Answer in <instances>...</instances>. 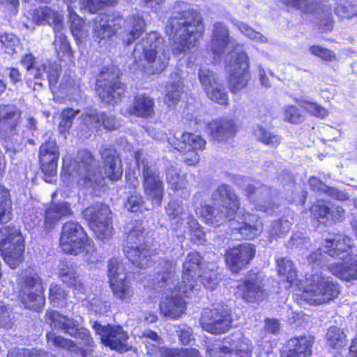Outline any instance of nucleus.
Returning <instances> with one entry per match:
<instances>
[{
  "label": "nucleus",
  "instance_id": "27",
  "mask_svg": "<svg viewBox=\"0 0 357 357\" xmlns=\"http://www.w3.org/2000/svg\"><path fill=\"white\" fill-rule=\"evenodd\" d=\"M238 292L247 302L261 301L264 297V290L261 276L256 273H250L238 285Z\"/></svg>",
  "mask_w": 357,
  "mask_h": 357
},
{
  "label": "nucleus",
  "instance_id": "30",
  "mask_svg": "<svg viewBox=\"0 0 357 357\" xmlns=\"http://www.w3.org/2000/svg\"><path fill=\"white\" fill-rule=\"evenodd\" d=\"M99 151L103 160L105 176L113 181L120 179L123 174V168L121 160L116 155V151L111 146L102 145Z\"/></svg>",
  "mask_w": 357,
  "mask_h": 357
},
{
  "label": "nucleus",
  "instance_id": "2",
  "mask_svg": "<svg viewBox=\"0 0 357 357\" xmlns=\"http://www.w3.org/2000/svg\"><path fill=\"white\" fill-rule=\"evenodd\" d=\"M352 240L343 234H337L333 238L325 241L324 252L333 258L343 261L341 263H333L328 265L327 257L322 254L321 250L317 249L311 253L307 260L312 268L315 266L323 268L326 266L328 271L335 276L345 281L357 279V257H351Z\"/></svg>",
  "mask_w": 357,
  "mask_h": 357
},
{
  "label": "nucleus",
  "instance_id": "11",
  "mask_svg": "<svg viewBox=\"0 0 357 357\" xmlns=\"http://www.w3.org/2000/svg\"><path fill=\"white\" fill-rule=\"evenodd\" d=\"M124 253L128 259L139 268H147L152 263V252L146 240L145 229L138 225L130 229L127 235Z\"/></svg>",
  "mask_w": 357,
  "mask_h": 357
},
{
  "label": "nucleus",
  "instance_id": "33",
  "mask_svg": "<svg viewBox=\"0 0 357 357\" xmlns=\"http://www.w3.org/2000/svg\"><path fill=\"white\" fill-rule=\"evenodd\" d=\"M165 212L169 220L174 221L172 222L174 229H181L184 224L193 217L188 208L178 199L170 200L165 206Z\"/></svg>",
  "mask_w": 357,
  "mask_h": 357
},
{
  "label": "nucleus",
  "instance_id": "6",
  "mask_svg": "<svg viewBox=\"0 0 357 357\" xmlns=\"http://www.w3.org/2000/svg\"><path fill=\"white\" fill-rule=\"evenodd\" d=\"M67 176L76 178L79 187L96 196L105 185L97 162L91 153L86 149L80 150L73 161L68 156L63 158L61 177Z\"/></svg>",
  "mask_w": 357,
  "mask_h": 357
},
{
  "label": "nucleus",
  "instance_id": "47",
  "mask_svg": "<svg viewBox=\"0 0 357 357\" xmlns=\"http://www.w3.org/2000/svg\"><path fill=\"white\" fill-rule=\"evenodd\" d=\"M291 225L292 222L284 218L273 221L268 229L270 241L278 238H284L289 232Z\"/></svg>",
  "mask_w": 357,
  "mask_h": 357
},
{
  "label": "nucleus",
  "instance_id": "42",
  "mask_svg": "<svg viewBox=\"0 0 357 357\" xmlns=\"http://www.w3.org/2000/svg\"><path fill=\"white\" fill-rule=\"evenodd\" d=\"M141 338L142 339V342L145 344L148 354L160 353V355L167 357L166 350H172V349H167L162 345V338L153 331L149 329L144 330L142 332Z\"/></svg>",
  "mask_w": 357,
  "mask_h": 357
},
{
  "label": "nucleus",
  "instance_id": "55",
  "mask_svg": "<svg viewBox=\"0 0 357 357\" xmlns=\"http://www.w3.org/2000/svg\"><path fill=\"white\" fill-rule=\"evenodd\" d=\"M68 296V292L60 285L52 284L49 289V300L54 307L63 306Z\"/></svg>",
  "mask_w": 357,
  "mask_h": 357
},
{
  "label": "nucleus",
  "instance_id": "17",
  "mask_svg": "<svg viewBox=\"0 0 357 357\" xmlns=\"http://www.w3.org/2000/svg\"><path fill=\"white\" fill-rule=\"evenodd\" d=\"M109 207L103 204H96L82 211L84 218L88 222L97 238L102 241L109 239L113 235Z\"/></svg>",
  "mask_w": 357,
  "mask_h": 357
},
{
  "label": "nucleus",
  "instance_id": "31",
  "mask_svg": "<svg viewBox=\"0 0 357 357\" xmlns=\"http://www.w3.org/2000/svg\"><path fill=\"white\" fill-rule=\"evenodd\" d=\"M313 339L300 336L290 339L281 351V357H311Z\"/></svg>",
  "mask_w": 357,
  "mask_h": 357
},
{
  "label": "nucleus",
  "instance_id": "5",
  "mask_svg": "<svg viewBox=\"0 0 357 357\" xmlns=\"http://www.w3.org/2000/svg\"><path fill=\"white\" fill-rule=\"evenodd\" d=\"M164 38L156 31L150 32L137 43L133 50L134 62L148 75L162 73L169 64L170 54Z\"/></svg>",
  "mask_w": 357,
  "mask_h": 357
},
{
  "label": "nucleus",
  "instance_id": "48",
  "mask_svg": "<svg viewBox=\"0 0 357 357\" xmlns=\"http://www.w3.org/2000/svg\"><path fill=\"white\" fill-rule=\"evenodd\" d=\"M328 344L336 349L346 345V335L344 331L337 326H331L326 334Z\"/></svg>",
  "mask_w": 357,
  "mask_h": 357
},
{
  "label": "nucleus",
  "instance_id": "54",
  "mask_svg": "<svg viewBox=\"0 0 357 357\" xmlns=\"http://www.w3.org/2000/svg\"><path fill=\"white\" fill-rule=\"evenodd\" d=\"M68 9L71 33L76 39H80L84 36V22L75 12L71 10L70 6Z\"/></svg>",
  "mask_w": 357,
  "mask_h": 357
},
{
  "label": "nucleus",
  "instance_id": "7",
  "mask_svg": "<svg viewBox=\"0 0 357 357\" xmlns=\"http://www.w3.org/2000/svg\"><path fill=\"white\" fill-rule=\"evenodd\" d=\"M100 17L93 29L95 37L100 39L109 38L124 24L126 35L123 41L130 45L145 30V22L139 15H132L126 20L119 13H114L111 15H100Z\"/></svg>",
  "mask_w": 357,
  "mask_h": 357
},
{
  "label": "nucleus",
  "instance_id": "52",
  "mask_svg": "<svg viewBox=\"0 0 357 357\" xmlns=\"http://www.w3.org/2000/svg\"><path fill=\"white\" fill-rule=\"evenodd\" d=\"M255 135L261 142L271 147L278 146L282 141L280 135L261 126L255 130Z\"/></svg>",
  "mask_w": 357,
  "mask_h": 357
},
{
  "label": "nucleus",
  "instance_id": "44",
  "mask_svg": "<svg viewBox=\"0 0 357 357\" xmlns=\"http://www.w3.org/2000/svg\"><path fill=\"white\" fill-rule=\"evenodd\" d=\"M110 287L114 296L125 302H129L132 297L134 292L130 284V281L126 278L110 282Z\"/></svg>",
  "mask_w": 357,
  "mask_h": 357
},
{
  "label": "nucleus",
  "instance_id": "41",
  "mask_svg": "<svg viewBox=\"0 0 357 357\" xmlns=\"http://www.w3.org/2000/svg\"><path fill=\"white\" fill-rule=\"evenodd\" d=\"M170 80L166 86L165 102L169 107L174 108L181 98L183 92V83L178 73H172Z\"/></svg>",
  "mask_w": 357,
  "mask_h": 357
},
{
  "label": "nucleus",
  "instance_id": "59",
  "mask_svg": "<svg viewBox=\"0 0 357 357\" xmlns=\"http://www.w3.org/2000/svg\"><path fill=\"white\" fill-rule=\"evenodd\" d=\"M199 79L206 93L213 88L214 86L219 84L215 74L205 68L200 69L199 73Z\"/></svg>",
  "mask_w": 357,
  "mask_h": 357
},
{
  "label": "nucleus",
  "instance_id": "50",
  "mask_svg": "<svg viewBox=\"0 0 357 357\" xmlns=\"http://www.w3.org/2000/svg\"><path fill=\"white\" fill-rule=\"evenodd\" d=\"M319 19V29L321 31H330L333 28L331 8L326 5L318 3V9L313 13Z\"/></svg>",
  "mask_w": 357,
  "mask_h": 357
},
{
  "label": "nucleus",
  "instance_id": "63",
  "mask_svg": "<svg viewBox=\"0 0 357 357\" xmlns=\"http://www.w3.org/2000/svg\"><path fill=\"white\" fill-rule=\"evenodd\" d=\"M208 97L220 105H227L228 102L227 93L220 83L206 93Z\"/></svg>",
  "mask_w": 357,
  "mask_h": 357
},
{
  "label": "nucleus",
  "instance_id": "61",
  "mask_svg": "<svg viewBox=\"0 0 357 357\" xmlns=\"http://www.w3.org/2000/svg\"><path fill=\"white\" fill-rule=\"evenodd\" d=\"M1 43L5 47V52L8 54L17 53L20 50V43L16 36L4 34L1 36Z\"/></svg>",
  "mask_w": 357,
  "mask_h": 357
},
{
  "label": "nucleus",
  "instance_id": "25",
  "mask_svg": "<svg viewBox=\"0 0 357 357\" xmlns=\"http://www.w3.org/2000/svg\"><path fill=\"white\" fill-rule=\"evenodd\" d=\"M255 252L254 245L248 243L234 246L225 253L227 265L233 273H238L250 263Z\"/></svg>",
  "mask_w": 357,
  "mask_h": 357
},
{
  "label": "nucleus",
  "instance_id": "64",
  "mask_svg": "<svg viewBox=\"0 0 357 357\" xmlns=\"http://www.w3.org/2000/svg\"><path fill=\"white\" fill-rule=\"evenodd\" d=\"M186 225H188V228L193 241L197 243H204L205 241V234L201 229V227L197 220L192 217L190 220L188 221V222H186Z\"/></svg>",
  "mask_w": 357,
  "mask_h": 357
},
{
  "label": "nucleus",
  "instance_id": "28",
  "mask_svg": "<svg viewBox=\"0 0 357 357\" xmlns=\"http://www.w3.org/2000/svg\"><path fill=\"white\" fill-rule=\"evenodd\" d=\"M47 323L53 330L61 331L70 336L75 335L77 328L82 324V318H71L55 310H47L45 313Z\"/></svg>",
  "mask_w": 357,
  "mask_h": 357
},
{
  "label": "nucleus",
  "instance_id": "13",
  "mask_svg": "<svg viewBox=\"0 0 357 357\" xmlns=\"http://www.w3.org/2000/svg\"><path fill=\"white\" fill-rule=\"evenodd\" d=\"M119 70L114 66L103 68L96 78V91L100 98L109 104H115L125 91L119 81Z\"/></svg>",
  "mask_w": 357,
  "mask_h": 357
},
{
  "label": "nucleus",
  "instance_id": "1",
  "mask_svg": "<svg viewBox=\"0 0 357 357\" xmlns=\"http://www.w3.org/2000/svg\"><path fill=\"white\" fill-rule=\"evenodd\" d=\"M175 13L165 27L167 35L172 36V52L175 55L186 54L197 45L204 32L201 15L184 1H178Z\"/></svg>",
  "mask_w": 357,
  "mask_h": 357
},
{
  "label": "nucleus",
  "instance_id": "43",
  "mask_svg": "<svg viewBox=\"0 0 357 357\" xmlns=\"http://www.w3.org/2000/svg\"><path fill=\"white\" fill-rule=\"evenodd\" d=\"M309 185L313 191L326 194L337 200L345 201L349 198L347 192L336 188L328 187L316 177H311L309 179Z\"/></svg>",
  "mask_w": 357,
  "mask_h": 357
},
{
  "label": "nucleus",
  "instance_id": "35",
  "mask_svg": "<svg viewBox=\"0 0 357 357\" xmlns=\"http://www.w3.org/2000/svg\"><path fill=\"white\" fill-rule=\"evenodd\" d=\"M48 344L56 348H61L73 353L76 357H90L91 350L78 347L73 340L64 338L54 332L46 335Z\"/></svg>",
  "mask_w": 357,
  "mask_h": 357
},
{
  "label": "nucleus",
  "instance_id": "46",
  "mask_svg": "<svg viewBox=\"0 0 357 357\" xmlns=\"http://www.w3.org/2000/svg\"><path fill=\"white\" fill-rule=\"evenodd\" d=\"M21 116L19 110L10 107H4L0 112V122L6 128V130L20 128L18 122Z\"/></svg>",
  "mask_w": 357,
  "mask_h": 357
},
{
  "label": "nucleus",
  "instance_id": "20",
  "mask_svg": "<svg viewBox=\"0 0 357 357\" xmlns=\"http://www.w3.org/2000/svg\"><path fill=\"white\" fill-rule=\"evenodd\" d=\"M284 2L287 6L309 14L317 12L319 0H284ZM335 12L341 19L357 17V0H340Z\"/></svg>",
  "mask_w": 357,
  "mask_h": 357
},
{
  "label": "nucleus",
  "instance_id": "58",
  "mask_svg": "<svg viewBox=\"0 0 357 357\" xmlns=\"http://www.w3.org/2000/svg\"><path fill=\"white\" fill-rule=\"evenodd\" d=\"M14 314L12 307L0 303V329H10L14 324Z\"/></svg>",
  "mask_w": 357,
  "mask_h": 357
},
{
  "label": "nucleus",
  "instance_id": "29",
  "mask_svg": "<svg viewBox=\"0 0 357 357\" xmlns=\"http://www.w3.org/2000/svg\"><path fill=\"white\" fill-rule=\"evenodd\" d=\"M215 206L222 207L225 211L236 213L239 209V200L232 188L226 184L220 185L211 195Z\"/></svg>",
  "mask_w": 357,
  "mask_h": 357
},
{
  "label": "nucleus",
  "instance_id": "49",
  "mask_svg": "<svg viewBox=\"0 0 357 357\" xmlns=\"http://www.w3.org/2000/svg\"><path fill=\"white\" fill-rule=\"evenodd\" d=\"M278 272L280 275L286 277L287 281L291 284L296 279V271L292 261L287 257L276 260Z\"/></svg>",
  "mask_w": 357,
  "mask_h": 357
},
{
  "label": "nucleus",
  "instance_id": "45",
  "mask_svg": "<svg viewBox=\"0 0 357 357\" xmlns=\"http://www.w3.org/2000/svg\"><path fill=\"white\" fill-rule=\"evenodd\" d=\"M166 179L169 188L174 191L186 188L185 176L181 174L180 169L175 165H170L167 167Z\"/></svg>",
  "mask_w": 357,
  "mask_h": 357
},
{
  "label": "nucleus",
  "instance_id": "57",
  "mask_svg": "<svg viewBox=\"0 0 357 357\" xmlns=\"http://www.w3.org/2000/svg\"><path fill=\"white\" fill-rule=\"evenodd\" d=\"M8 357H53V356L43 350L35 348H22L10 351Z\"/></svg>",
  "mask_w": 357,
  "mask_h": 357
},
{
  "label": "nucleus",
  "instance_id": "60",
  "mask_svg": "<svg viewBox=\"0 0 357 357\" xmlns=\"http://www.w3.org/2000/svg\"><path fill=\"white\" fill-rule=\"evenodd\" d=\"M310 211L314 218L319 222L323 224L329 222L331 208L324 203L318 202L317 204L312 206Z\"/></svg>",
  "mask_w": 357,
  "mask_h": 357
},
{
  "label": "nucleus",
  "instance_id": "26",
  "mask_svg": "<svg viewBox=\"0 0 357 357\" xmlns=\"http://www.w3.org/2000/svg\"><path fill=\"white\" fill-rule=\"evenodd\" d=\"M59 157V147L55 139L47 137L39 149L41 169L45 175L52 176L56 173Z\"/></svg>",
  "mask_w": 357,
  "mask_h": 357
},
{
  "label": "nucleus",
  "instance_id": "37",
  "mask_svg": "<svg viewBox=\"0 0 357 357\" xmlns=\"http://www.w3.org/2000/svg\"><path fill=\"white\" fill-rule=\"evenodd\" d=\"M154 100L145 94L137 95L129 107V113L137 117L152 118L154 116Z\"/></svg>",
  "mask_w": 357,
  "mask_h": 357
},
{
  "label": "nucleus",
  "instance_id": "34",
  "mask_svg": "<svg viewBox=\"0 0 357 357\" xmlns=\"http://www.w3.org/2000/svg\"><path fill=\"white\" fill-rule=\"evenodd\" d=\"M207 130L217 141H225L236 132L234 122L227 119H217L207 123Z\"/></svg>",
  "mask_w": 357,
  "mask_h": 357
},
{
  "label": "nucleus",
  "instance_id": "23",
  "mask_svg": "<svg viewBox=\"0 0 357 357\" xmlns=\"http://www.w3.org/2000/svg\"><path fill=\"white\" fill-rule=\"evenodd\" d=\"M96 333L100 335L102 344L112 349L121 353L128 350V336L120 326H102L95 321L92 326Z\"/></svg>",
  "mask_w": 357,
  "mask_h": 357
},
{
  "label": "nucleus",
  "instance_id": "21",
  "mask_svg": "<svg viewBox=\"0 0 357 357\" xmlns=\"http://www.w3.org/2000/svg\"><path fill=\"white\" fill-rule=\"evenodd\" d=\"M169 144L176 150L185 152L183 160L188 165H195L199 160V155L195 151L204 149L206 141L200 135L191 132H185L181 139L172 137Z\"/></svg>",
  "mask_w": 357,
  "mask_h": 357
},
{
  "label": "nucleus",
  "instance_id": "4",
  "mask_svg": "<svg viewBox=\"0 0 357 357\" xmlns=\"http://www.w3.org/2000/svg\"><path fill=\"white\" fill-rule=\"evenodd\" d=\"M201 213L205 222L208 225L220 226L229 222L231 235L236 239H253L263 231V224L260 218L248 212L241 211L238 215L239 220L237 221L233 218L236 213H228L219 206H202Z\"/></svg>",
  "mask_w": 357,
  "mask_h": 357
},
{
  "label": "nucleus",
  "instance_id": "15",
  "mask_svg": "<svg viewBox=\"0 0 357 357\" xmlns=\"http://www.w3.org/2000/svg\"><path fill=\"white\" fill-rule=\"evenodd\" d=\"M24 247L20 230L10 227L0 229V251L5 262L11 268H15L21 263Z\"/></svg>",
  "mask_w": 357,
  "mask_h": 357
},
{
  "label": "nucleus",
  "instance_id": "40",
  "mask_svg": "<svg viewBox=\"0 0 357 357\" xmlns=\"http://www.w3.org/2000/svg\"><path fill=\"white\" fill-rule=\"evenodd\" d=\"M59 275L63 283L67 286L74 287L77 294H85L86 289L82 283L76 269L68 263H60Z\"/></svg>",
  "mask_w": 357,
  "mask_h": 357
},
{
  "label": "nucleus",
  "instance_id": "3",
  "mask_svg": "<svg viewBox=\"0 0 357 357\" xmlns=\"http://www.w3.org/2000/svg\"><path fill=\"white\" fill-rule=\"evenodd\" d=\"M155 278V288L172 291L176 290L186 297L196 289L199 274L204 270L202 258L197 252L189 253L183 264L181 281L176 282V264L172 261L162 259L158 264Z\"/></svg>",
  "mask_w": 357,
  "mask_h": 357
},
{
  "label": "nucleus",
  "instance_id": "14",
  "mask_svg": "<svg viewBox=\"0 0 357 357\" xmlns=\"http://www.w3.org/2000/svg\"><path fill=\"white\" fill-rule=\"evenodd\" d=\"M19 297L26 308L39 312L45 305L43 288L38 274L26 271L22 273Z\"/></svg>",
  "mask_w": 357,
  "mask_h": 357
},
{
  "label": "nucleus",
  "instance_id": "56",
  "mask_svg": "<svg viewBox=\"0 0 357 357\" xmlns=\"http://www.w3.org/2000/svg\"><path fill=\"white\" fill-rule=\"evenodd\" d=\"M234 24L238 27L241 33L247 36L250 40L259 43H267L268 39L266 36H264L261 33L255 31L247 24L236 22Z\"/></svg>",
  "mask_w": 357,
  "mask_h": 357
},
{
  "label": "nucleus",
  "instance_id": "38",
  "mask_svg": "<svg viewBox=\"0 0 357 357\" xmlns=\"http://www.w3.org/2000/svg\"><path fill=\"white\" fill-rule=\"evenodd\" d=\"M3 144L4 148L10 151L17 152L22 149L25 141L29 139V135L26 133L25 129L20 128L17 129L5 130L2 134Z\"/></svg>",
  "mask_w": 357,
  "mask_h": 357
},
{
  "label": "nucleus",
  "instance_id": "51",
  "mask_svg": "<svg viewBox=\"0 0 357 357\" xmlns=\"http://www.w3.org/2000/svg\"><path fill=\"white\" fill-rule=\"evenodd\" d=\"M107 271L109 282L128 278L123 264L116 258L111 259L109 261Z\"/></svg>",
  "mask_w": 357,
  "mask_h": 357
},
{
  "label": "nucleus",
  "instance_id": "8",
  "mask_svg": "<svg viewBox=\"0 0 357 357\" xmlns=\"http://www.w3.org/2000/svg\"><path fill=\"white\" fill-rule=\"evenodd\" d=\"M21 64L26 69V82L33 91H40L48 82L51 89L56 86L59 77V68L56 64H38L32 54L22 56Z\"/></svg>",
  "mask_w": 357,
  "mask_h": 357
},
{
  "label": "nucleus",
  "instance_id": "10",
  "mask_svg": "<svg viewBox=\"0 0 357 357\" xmlns=\"http://www.w3.org/2000/svg\"><path fill=\"white\" fill-rule=\"evenodd\" d=\"M253 348L250 340L241 333L233 334L225 338L222 344L208 347L207 351L210 357H268V351H259Z\"/></svg>",
  "mask_w": 357,
  "mask_h": 357
},
{
  "label": "nucleus",
  "instance_id": "12",
  "mask_svg": "<svg viewBox=\"0 0 357 357\" xmlns=\"http://www.w3.org/2000/svg\"><path fill=\"white\" fill-rule=\"evenodd\" d=\"M308 282L303 297L311 305H321L334 299L340 293L337 284L333 282L328 277L323 276L322 273H314L306 275Z\"/></svg>",
  "mask_w": 357,
  "mask_h": 357
},
{
  "label": "nucleus",
  "instance_id": "39",
  "mask_svg": "<svg viewBox=\"0 0 357 357\" xmlns=\"http://www.w3.org/2000/svg\"><path fill=\"white\" fill-rule=\"evenodd\" d=\"M32 18L37 25L49 24L53 29H60L62 26L63 16L59 12L47 6L36 9Z\"/></svg>",
  "mask_w": 357,
  "mask_h": 357
},
{
  "label": "nucleus",
  "instance_id": "53",
  "mask_svg": "<svg viewBox=\"0 0 357 357\" xmlns=\"http://www.w3.org/2000/svg\"><path fill=\"white\" fill-rule=\"evenodd\" d=\"M11 202L9 193L6 190H0V222L5 224L12 218Z\"/></svg>",
  "mask_w": 357,
  "mask_h": 357
},
{
  "label": "nucleus",
  "instance_id": "9",
  "mask_svg": "<svg viewBox=\"0 0 357 357\" xmlns=\"http://www.w3.org/2000/svg\"><path fill=\"white\" fill-rule=\"evenodd\" d=\"M134 158L138 170L142 172V174L143 188L145 195L151 202L153 206L156 207L160 206L165 194L162 176L152 165L149 160L143 155L142 151H135Z\"/></svg>",
  "mask_w": 357,
  "mask_h": 357
},
{
  "label": "nucleus",
  "instance_id": "62",
  "mask_svg": "<svg viewBox=\"0 0 357 357\" xmlns=\"http://www.w3.org/2000/svg\"><path fill=\"white\" fill-rule=\"evenodd\" d=\"M310 246L309 238H306L303 234L300 232L293 234L287 244V248L292 250L298 248L307 250Z\"/></svg>",
  "mask_w": 357,
  "mask_h": 357
},
{
  "label": "nucleus",
  "instance_id": "32",
  "mask_svg": "<svg viewBox=\"0 0 357 357\" xmlns=\"http://www.w3.org/2000/svg\"><path fill=\"white\" fill-rule=\"evenodd\" d=\"M185 301L179 294H172L162 298L160 303V314L165 317L176 319L185 313Z\"/></svg>",
  "mask_w": 357,
  "mask_h": 357
},
{
  "label": "nucleus",
  "instance_id": "18",
  "mask_svg": "<svg viewBox=\"0 0 357 357\" xmlns=\"http://www.w3.org/2000/svg\"><path fill=\"white\" fill-rule=\"evenodd\" d=\"M89 245L86 234L79 222L68 221L63 225L60 248L64 253L77 255Z\"/></svg>",
  "mask_w": 357,
  "mask_h": 357
},
{
  "label": "nucleus",
  "instance_id": "24",
  "mask_svg": "<svg viewBox=\"0 0 357 357\" xmlns=\"http://www.w3.org/2000/svg\"><path fill=\"white\" fill-rule=\"evenodd\" d=\"M245 190L248 198L255 205L257 211L268 214L274 213L278 206L272 201V190L268 186L255 181L245 187Z\"/></svg>",
  "mask_w": 357,
  "mask_h": 357
},
{
  "label": "nucleus",
  "instance_id": "22",
  "mask_svg": "<svg viewBox=\"0 0 357 357\" xmlns=\"http://www.w3.org/2000/svg\"><path fill=\"white\" fill-rule=\"evenodd\" d=\"M211 49L215 54H238V52H245L243 45L237 43L231 38L227 26L220 22H217L213 26Z\"/></svg>",
  "mask_w": 357,
  "mask_h": 357
},
{
  "label": "nucleus",
  "instance_id": "36",
  "mask_svg": "<svg viewBox=\"0 0 357 357\" xmlns=\"http://www.w3.org/2000/svg\"><path fill=\"white\" fill-rule=\"evenodd\" d=\"M72 214L70 204L66 202H52L45 212L44 225L47 230L52 229L63 217H67Z\"/></svg>",
  "mask_w": 357,
  "mask_h": 357
},
{
  "label": "nucleus",
  "instance_id": "16",
  "mask_svg": "<svg viewBox=\"0 0 357 357\" xmlns=\"http://www.w3.org/2000/svg\"><path fill=\"white\" fill-rule=\"evenodd\" d=\"M225 68L229 73L228 84L230 91L236 93L246 87L250 79L248 56L245 52L231 54L225 58Z\"/></svg>",
  "mask_w": 357,
  "mask_h": 357
},
{
  "label": "nucleus",
  "instance_id": "19",
  "mask_svg": "<svg viewBox=\"0 0 357 357\" xmlns=\"http://www.w3.org/2000/svg\"><path fill=\"white\" fill-rule=\"evenodd\" d=\"M232 322L231 310L222 303L213 305V308L206 310L201 318L203 328L213 334L227 332Z\"/></svg>",
  "mask_w": 357,
  "mask_h": 357
}]
</instances>
